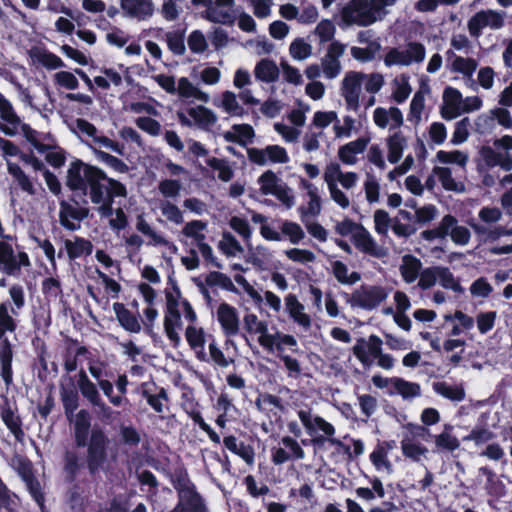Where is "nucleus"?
Masks as SVG:
<instances>
[{
    "mask_svg": "<svg viewBox=\"0 0 512 512\" xmlns=\"http://www.w3.org/2000/svg\"><path fill=\"white\" fill-rule=\"evenodd\" d=\"M64 185L71 193L67 199L59 201V222L69 231L80 228L74 221L81 222L89 217V200L97 206L96 210L101 217L109 218L115 213V199L126 198L128 195L124 183L109 177L100 167L78 158L70 162Z\"/></svg>",
    "mask_w": 512,
    "mask_h": 512,
    "instance_id": "f257e3e1",
    "label": "nucleus"
},
{
    "mask_svg": "<svg viewBox=\"0 0 512 512\" xmlns=\"http://www.w3.org/2000/svg\"><path fill=\"white\" fill-rule=\"evenodd\" d=\"M72 437L75 447H86V456L82 459L76 450L67 449L64 452L63 472L68 483L76 481L83 468L87 469L91 477L104 470L110 444L108 435L100 426L91 428V415L86 409L76 413Z\"/></svg>",
    "mask_w": 512,
    "mask_h": 512,
    "instance_id": "f03ea898",
    "label": "nucleus"
},
{
    "mask_svg": "<svg viewBox=\"0 0 512 512\" xmlns=\"http://www.w3.org/2000/svg\"><path fill=\"white\" fill-rule=\"evenodd\" d=\"M478 154L485 168L500 167L504 171L512 170V136L504 135L493 141V147L483 145Z\"/></svg>",
    "mask_w": 512,
    "mask_h": 512,
    "instance_id": "7ed1b4c3",
    "label": "nucleus"
},
{
    "mask_svg": "<svg viewBox=\"0 0 512 512\" xmlns=\"http://www.w3.org/2000/svg\"><path fill=\"white\" fill-rule=\"evenodd\" d=\"M340 295L352 308L358 307L371 311L386 300L388 291L381 285L362 284L352 294L342 291Z\"/></svg>",
    "mask_w": 512,
    "mask_h": 512,
    "instance_id": "20e7f679",
    "label": "nucleus"
},
{
    "mask_svg": "<svg viewBox=\"0 0 512 512\" xmlns=\"http://www.w3.org/2000/svg\"><path fill=\"white\" fill-rule=\"evenodd\" d=\"M373 0H350V2L342 9V19L347 24H357L366 27L376 22Z\"/></svg>",
    "mask_w": 512,
    "mask_h": 512,
    "instance_id": "39448f33",
    "label": "nucleus"
},
{
    "mask_svg": "<svg viewBox=\"0 0 512 512\" xmlns=\"http://www.w3.org/2000/svg\"><path fill=\"white\" fill-rule=\"evenodd\" d=\"M166 309L164 316V331L174 348H178L181 338L178 329L182 328L181 313L179 310L180 300L174 298L170 289H165Z\"/></svg>",
    "mask_w": 512,
    "mask_h": 512,
    "instance_id": "423d86ee",
    "label": "nucleus"
},
{
    "mask_svg": "<svg viewBox=\"0 0 512 512\" xmlns=\"http://www.w3.org/2000/svg\"><path fill=\"white\" fill-rule=\"evenodd\" d=\"M31 265L28 254L25 251L15 255L13 247L7 241H0V271L8 276H19L21 267Z\"/></svg>",
    "mask_w": 512,
    "mask_h": 512,
    "instance_id": "0eeeda50",
    "label": "nucleus"
},
{
    "mask_svg": "<svg viewBox=\"0 0 512 512\" xmlns=\"http://www.w3.org/2000/svg\"><path fill=\"white\" fill-rule=\"evenodd\" d=\"M425 46L420 42H409L406 51L391 48L384 57L387 67L394 65L409 66L412 62L420 63L425 59Z\"/></svg>",
    "mask_w": 512,
    "mask_h": 512,
    "instance_id": "6e6552de",
    "label": "nucleus"
},
{
    "mask_svg": "<svg viewBox=\"0 0 512 512\" xmlns=\"http://www.w3.org/2000/svg\"><path fill=\"white\" fill-rule=\"evenodd\" d=\"M297 415L302 425L306 429V432L310 436L314 437V443L320 444L325 441V438L323 436L315 437L318 431H322L329 438H331L335 434L334 426L331 423L327 422L324 418L317 415L314 416L312 414L311 408L300 409L298 410Z\"/></svg>",
    "mask_w": 512,
    "mask_h": 512,
    "instance_id": "1a4fd4ad",
    "label": "nucleus"
},
{
    "mask_svg": "<svg viewBox=\"0 0 512 512\" xmlns=\"http://www.w3.org/2000/svg\"><path fill=\"white\" fill-rule=\"evenodd\" d=\"M6 333H10V328L0 324V376L4 383L9 386L13 382L14 350L12 343L5 336Z\"/></svg>",
    "mask_w": 512,
    "mask_h": 512,
    "instance_id": "9d476101",
    "label": "nucleus"
},
{
    "mask_svg": "<svg viewBox=\"0 0 512 512\" xmlns=\"http://www.w3.org/2000/svg\"><path fill=\"white\" fill-rule=\"evenodd\" d=\"M247 155L250 162L259 166L266 165L267 158L270 162L279 164H285L290 160L286 149L280 145H268L264 149L248 148Z\"/></svg>",
    "mask_w": 512,
    "mask_h": 512,
    "instance_id": "9b49d317",
    "label": "nucleus"
},
{
    "mask_svg": "<svg viewBox=\"0 0 512 512\" xmlns=\"http://www.w3.org/2000/svg\"><path fill=\"white\" fill-rule=\"evenodd\" d=\"M140 396L157 414H163L164 408L169 402L167 390L154 381L143 382L139 388Z\"/></svg>",
    "mask_w": 512,
    "mask_h": 512,
    "instance_id": "f8f14e48",
    "label": "nucleus"
},
{
    "mask_svg": "<svg viewBox=\"0 0 512 512\" xmlns=\"http://www.w3.org/2000/svg\"><path fill=\"white\" fill-rule=\"evenodd\" d=\"M364 74L349 72L342 81L341 94L345 99L347 110L357 111L359 109V97L361 93Z\"/></svg>",
    "mask_w": 512,
    "mask_h": 512,
    "instance_id": "ddd939ff",
    "label": "nucleus"
},
{
    "mask_svg": "<svg viewBox=\"0 0 512 512\" xmlns=\"http://www.w3.org/2000/svg\"><path fill=\"white\" fill-rule=\"evenodd\" d=\"M195 284L198 287L200 293L202 294L205 301L210 304L212 301L210 292L207 288L208 287H215L219 286L222 289L232 292V293H239V290L237 287L233 284L230 277H228L226 274L219 272V271H211L209 272L205 277V283L200 281L199 279H195Z\"/></svg>",
    "mask_w": 512,
    "mask_h": 512,
    "instance_id": "4468645a",
    "label": "nucleus"
},
{
    "mask_svg": "<svg viewBox=\"0 0 512 512\" xmlns=\"http://www.w3.org/2000/svg\"><path fill=\"white\" fill-rule=\"evenodd\" d=\"M382 340L379 336L372 334L368 338V342L364 338H359L356 345L353 346L352 351L354 356L364 365L370 366L373 358H377L382 354Z\"/></svg>",
    "mask_w": 512,
    "mask_h": 512,
    "instance_id": "2eb2a0df",
    "label": "nucleus"
},
{
    "mask_svg": "<svg viewBox=\"0 0 512 512\" xmlns=\"http://www.w3.org/2000/svg\"><path fill=\"white\" fill-rule=\"evenodd\" d=\"M352 242L364 254L379 259L387 256V250L376 243L370 232L363 225H359L358 231L353 233Z\"/></svg>",
    "mask_w": 512,
    "mask_h": 512,
    "instance_id": "dca6fc26",
    "label": "nucleus"
},
{
    "mask_svg": "<svg viewBox=\"0 0 512 512\" xmlns=\"http://www.w3.org/2000/svg\"><path fill=\"white\" fill-rule=\"evenodd\" d=\"M217 321L226 337H234L239 333V315L234 306L222 302L217 308Z\"/></svg>",
    "mask_w": 512,
    "mask_h": 512,
    "instance_id": "f3484780",
    "label": "nucleus"
},
{
    "mask_svg": "<svg viewBox=\"0 0 512 512\" xmlns=\"http://www.w3.org/2000/svg\"><path fill=\"white\" fill-rule=\"evenodd\" d=\"M170 481L177 492L178 500L199 495L196 485L191 481L187 469L181 465L170 473Z\"/></svg>",
    "mask_w": 512,
    "mask_h": 512,
    "instance_id": "a211bd4d",
    "label": "nucleus"
},
{
    "mask_svg": "<svg viewBox=\"0 0 512 512\" xmlns=\"http://www.w3.org/2000/svg\"><path fill=\"white\" fill-rule=\"evenodd\" d=\"M120 7L125 16L144 21L154 13L152 0H120Z\"/></svg>",
    "mask_w": 512,
    "mask_h": 512,
    "instance_id": "6ab92c4d",
    "label": "nucleus"
},
{
    "mask_svg": "<svg viewBox=\"0 0 512 512\" xmlns=\"http://www.w3.org/2000/svg\"><path fill=\"white\" fill-rule=\"evenodd\" d=\"M369 141L368 137H359L341 146L338 150L340 161L346 165H354L357 161L356 155L365 151Z\"/></svg>",
    "mask_w": 512,
    "mask_h": 512,
    "instance_id": "aec40b11",
    "label": "nucleus"
},
{
    "mask_svg": "<svg viewBox=\"0 0 512 512\" xmlns=\"http://www.w3.org/2000/svg\"><path fill=\"white\" fill-rule=\"evenodd\" d=\"M390 395L398 394L404 400H412L421 395V386L417 382H410L400 377L390 378Z\"/></svg>",
    "mask_w": 512,
    "mask_h": 512,
    "instance_id": "412c9836",
    "label": "nucleus"
},
{
    "mask_svg": "<svg viewBox=\"0 0 512 512\" xmlns=\"http://www.w3.org/2000/svg\"><path fill=\"white\" fill-rule=\"evenodd\" d=\"M113 310L120 326L127 332L139 333L142 329L137 315L133 314L123 303L115 302Z\"/></svg>",
    "mask_w": 512,
    "mask_h": 512,
    "instance_id": "4be33fe9",
    "label": "nucleus"
},
{
    "mask_svg": "<svg viewBox=\"0 0 512 512\" xmlns=\"http://www.w3.org/2000/svg\"><path fill=\"white\" fill-rule=\"evenodd\" d=\"M258 342L262 347L269 351H273L275 347L279 353H283L285 345L290 347L297 346V340L293 335L282 334L279 332L276 334L260 335Z\"/></svg>",
    "mask_w": 512,
    "mask_h": 512,
    "instance_id": "5701e85b",
    "label": "nucleus"
},
{
    "mask_svg": "<svg viewBox=\"0 0 512 512\" xmlns=\"http://www.w3.org/2000/svg\"><path fill=\"white\" fill-rule=\"evenodd\" d=\"M286 311L294 322L309 328L311 326V318L308 314L304 313V305L299 302L295 294L289 293L285 296Z\"/></svg>",
    "mask_w": 512,
    "mask_h": 512,
    "instance_id": "b1692460",
    "label": "nucleus"
},
{
    "mask_svg": "<svg viewBox=\"0 0 512 512\" xmlns=\"http://www.w3.org/2000/svg\"><path fill=\"white\" fill-rule=\"evenodd\" d=\"M65 250L70 260H76L83 256H89L93 252V244L90 240L75 236L73 240L64 241Z\"/></svg>",
    "mask_w": 512,
    "mask_h": 512,
    "instance_id": "393cba45",
    "label": "nucleus"
},
{
    "mask_svg": "<svg viewBox=\"0 0 512 512\" xmlns=\"http://www.w3.org/2000/svg\"><path fill=\"white\" fill-rule=\"evenodd\" d=\"M232 129L234 132L226 131L223 133V138L226 142L246 146L255 137V131L249 124H234Z\"/></svg>",
    "mask_w": 512,
    "mask_h": 512,
    "instance_id": "a878e982",
    "label": "nucleus"
},
{
    "mask_svg": "<svg viewBox=\"0 0 512 512\" xmlns=\"http://www.w3.org/2000/svg\"><path fill=\"white\" fill-rule=\"evenodd\" d=\"M223 444L233 454L241 457L246 463L251 464L255 458V452L251 445L244 442H238L234 435L225 436Z\"/></svg>",
    "mask_w": 512,
    "mask_h": 512,
    "instance_id": "bb28decb",
    "label": "nucleus"
},
{
    "mask_svg": "<svg viewBox=\"0 0 512 512\" xmlns=\"http://www.w3.org/2000/svg\"><path fill=\"white\" fill-rule=\"evenodd\" d=\"M60 398L63 405L65 416L69 421L75 416L74 413L79 407V394L74 385L69 387L61 386Z\"/></svg>",
    "mask_w": 512,
    "mask_h": 512,
    "instance_id": "cd10ccee",
    "label": "nucleus"
},
{
    "mask_svg": "<svg viewBox=\"0 0 512 512\" xmlns=\"http://www.w3.org/2000/svg\"><path fill=\"white\" fill-rule=\"evenodd\" d=\"M457 224V219L451 214L445 215L436 228L424 230L421 232V238L426 241H432L436 238H445L450 235L451 230Z\"/></svg>",
    "mask_w": 512,
    "mask_h": 512,
    "instance_id": "c85d7f7f",
    "label": "nucleus"
},
{
    "mask_svg": "<svg viewBox=\"0 0 512 512\" xmlns=\"http://www.w3.org/2000/svg\"><path fill=\"white\" fill-rule=\"evenodd\" d=\"M187 114L194 120L195 124L201 129H209L217 122L216 114L203 105L187 109Z\"/></svg>",
    "mask_w": 512,
    "mask_h": 512,
    "instance_id": "c756f323",
    "label": "nucleus"
},
{
    "mask_svg": "<svg viewBox=\"0 0 512 512\" xmlns=\"http://www.w3.org/2000/svg\"><path fill=\"white\" fill-rule=\"evenodd\" d=\"M453 426L450 424H446L444 426V430L438 434L434 435L433 439L436 446V451L438 452H453L459 448L460 442L456 436L452 435Z\"/></svg>",
    "mask_w": 512,
    "mask_h": 512,
    "instance_id": "7c9ffc66",
    "label": "nucleus"
},
{
    "mask_svg": "<svg viewBox=\"0 0 512 512\" xmlns=\"http://www.w3.org/2000/svg\"><path fill=\"white\" fill-rule=\"evenodd\" d=\"M77 390L91 405L101 398L96 384L89 379L84 369H81L78 373Z\"/></svg>",
    "mask_w": 512,
    "mask_h": 512,
    "instance_id": "2f4dec72",
    "label": "nucleus"
},
{
    "mask_svg": "<svg viewBox=\"0 0 512 512\" xmlns=\"http://www.w3.org/2000/svg\"><path fill=\"white\" fill-rule=\"evenodd\" d=\"M279 69L271 59L260 60L254 69L255 77L265 83L275 82L279 77Z\"/></svg>",
    "mask_w": 512,
    "mask_h": 512,
    "instance_id": "473e14b6",
    "label": "nucleus"
},
{
    "mask_svg": "<svg viewBox=\"0 0 512 512\" xmlns=\"http://www.w3.org/2000/svg\"><path fill=\"white\" fill-rule=\"evenodd\" d=\"M432 388L435 393L441 395L442 397L454 401L461 402L465 399V389L462 385H450L445 381L434 382L432 384Z\"/></svg>",
    "mask_w": 512,
    "mask_h": 512,
    "instance_id": "72a5a7b5",
    "label": "nucleus"
},
{
    "mask_svg": "<svg viewBox=\"0 0 512 512\" xmlns=\"http://www.w3.org/2000/svg\"><path fill=\"white\" fill-rule=\"evenodd\" d=\"M406 146V138L403 134L399 132H395L390 135L387 139V147H388V161L391 164H396L400 161L403 155L404 148Z\"/></svg>",
    "mask_w": 512,
    "mask_h": 512,
    "instance_id": "f704fd0d",
    "label": "nucleus"
},
{
    "mask_svg": "<svg viewBox=\"0 0 512 512\" xmlns=\"http://www.w3.org/2000/svg\"><path fill=\"white\" fill-rule=\"evenodd\" d=\"M422 263L417 257L407 254L403 257L400 273L406 283H413L419 276Z\"/></svg>",
    "mask_w": 512,
    "mask_h": 512,
    "instance_id": "c9c22d12",
    "label": "nucleus"
},
{
    "mask_svg": "<svg viewBox=\"0 0 512 512\" xmlns=\"http://www.w3.org/2000/svg\"><path fill=\"white\" fill-rule=\"evenodd\" d=\"M171 512H209L204 497L199 494L178 500Z\"/></svg>",
    "mask_w": 512,
    "mask_h": 512,
    "instance_id": "e433bc0d",
    "label": "nucleus"
},
{
    "mask_svg": "<svg viewBox=\"0 0 512 512\" xmlns=\"http://www.w3.org/2000/svg\"><path fill=\"white\" fill-rule=\"evenodd\" d=\"M66 342L69 344L67 351L64 355V369L67 373L74 372L78 367V357L84 356L88 353V349L85 346L77 347L74 355L70 353L71 346H77L79 344L77 339L70 337L66 338Z\"/></svg>",
    "mask_w": 512,
    "mask_h": 512,
    "instance_id": "4c0bfd02",
    "label": "nucleus"
},
{
    "mask_svg": "<svg viewBox=\"0 0 512 512\" xmlns=\"http://www.w3.org/2000/svg\"><path fill=\"white\" fill-rule=\"evenodd\" d=\"M136 228L139 232H141L142 234L150 237L153 241V244L154 245H163V246H168V248L173 252V253H176L178 248L177 246L172 243V242H169L167 239H165L163 236L157 234L152 228L151 226L145 221V219L142 217V216H139L138 217V221H137V224H136Z\"/></svg>",
    "mask_w": 512,
    "mask_h": 512,
    "instance_id": "58836bf2",
    "label": "nucleus"
},
{
    "mask_svg": "<svg viewBox=\"0 0 512 512\" xmlns=\"http://www.w3.org/2000/svg\"><path fill=\"white\" fill-rule=\"evenodd\" d=\"M1 418L9 431L14 435V437L17 440H21L24 436L22 420L19 416L14 414L9 405L2 409Z\"/></svg>",
    "mask_w": 512,
    "mask_h": 512,
    "instance_id": "ea45409f",
    "label": "nucleus"
},
{
    "mask_svg": "<svg viewBox=\"0 0 512 512\" xmlns=\"http://www.w3.org/2000/svg\"><path fill=\"white\" fill-rule=\"evenodd\" d=\"M17 315V310L12 306L9 300L0 303V324L9 327L10 333H14L17 330L18 322L14 318V316Z\"/></svg>",
    "mask_w": 512,
    "mask_h": 512,
    "instance_id": "a19ab883",
    "label": "nucleus"
},
{
    "mask_svg": "<svg viewBox=\"0 0 512 512\" xmlns=\"http://www.w3.org/2000/svg\"><path fill=\"white\" fill-rule=\"evenodd\" d=\"M96 158L107 165L109 168L114 171L125 174L129 171V166L120 158L113 156L105 151L95 149L94 150Z\"/></svg>",
    "mask_w": 512,
    "mask_h": 512,
    "instance_id": "79ce46f5",
    "label": "nucleus"
},
{
    "mask_svg": "<svg viewBox=\"0 0 512 512\" xmlns=\"http://www.w3.org/2000/svg\"><path fill=\"white\" fill-rule=\"evenodd\" d=\"M26 488L31 496V498L35 501L37 506L39 507L41 512H48L46 507V497L45 492L41 486L40 481L37 477L25 482Z\"/></svg>",
    "mask_w": 512,
    "mask_h": 512,
    "instance_id": "37998d69",
    "label": "nucleus"
},
{
    "mask_svg": "<svg viewBox=\"0 0 512 512\" xmlns=\"http://www.w3.org/2000/svg\"><path fill=\"white\" fill-rule=\"evenodd\" d=\"M401 449L403 456L414 462L420 461L421 457L428 451L425 446L420 443H414L408 438L401 441Z\"/></svg>",
    "mask_w": 512,
    "mask_h": 512,
    "instance_id": "c03bdc74",
    "label": "nucleus"
},
{
    "mask_svg": "<svg viewBox=\"0 0 512 512\" xmlns=\"http://www.w3.org/2000/svg\"><path fill=\"white\" fill-rule=\"evenodd\" d=\"M280 178L272 170L263 172L258 178L260 191L263 195H271L281 185Z\"/></svg>",
    "mask_w": 512,
    "mask_h": 512,
    "instance_id": "a18cd8bd",
    "label": "nucleus"
},
{
    "mask_svg": "<svg viewBox=\"0 0 512 512\" xmlns=\"http://www.w3.org/2000/svg\"><path fill=\"white\" fill-rule=\"evenodd\" d=\"M381 49V45L378 41H369L368 46L365 48L352 47L351 55L358 61L369 62L375 58L376 53Z\"/></svg>",
    "mask_w": 512,
    "mask_h": 512,
    "instance_id": "49530a36",
    "label": "nucleus"
},
{
    "mask_svg": "<svg viewBox=\"0 0 512 512\" xmlns=\"http://www.w3.org/2000/svg\"><path fill=\"white\" fill-rule=\"evenodd\" d=\"M185 338L192 350H204L206 339L203 328H197L193 325L187 326L185 330Z\"/></svg>",
    "mask_w": 512,
    "mask_h": 512,
    "instance_id": "de8ad7c7",
    "label": "nucleus"
},
{
    "mask_svg": "<svg viewBox=\"0 0 512 512\" xmlns=\"http://www.w3.org/2000/svg\"><path fill=\"white\" fill-rule=\"evenodd\" d=\"M206 164L213 170L218 171V178L223 182H229L234 177L233 169L228 165L225 159L211 157L206 160Z\"/></svg>",
    "mask_w": 512,
    "mask_h": 512,
    "instance_id": "09e8293b",
    "label": "nucleus"
},
{
    "mask_svg": "<svg viewBox=\"0 0 512 512\" xmlns=\"http://www.w3.org/2000/svg\"><path fill=\"white\" fill-rule=\"evenodd\" d=\"M438 280L444 289H450L459 294L464 292V288L461 286L460 282L455 279L448 267L439 266Z\"/></svg>",
    "mask_w": 512,
    "mask_h": 512,
    "instance_id": "8fccbe9b",
    "label": "nucleus"
},
{
    "mask_svg": "<svg viewBox=\"0 0 512 512\" xmlns=\"http://www.w3.org/2000/svg\"><path fill=\"white\" fill-rule=\"evenodd\" d=\"M436 159L443 164H457L464 167L468 162V155L459 150H439L436 154Z\"/></svg>",
    "mask_w": 512,
    "mask_h": 512,
    "instance_id": "3c124183",
    "label": "nucleus"
},
{
    "mask_svg": "<svg viewBox=\"0 0 512 512\" xmlns=\"http://www.w3.org/2000/svg\"><path fill=\"white\" fill-rule=\"evenodd\" d=\"M0 118L14 126L18 127L21 123L20 118L16 114L11 102L5 98V96L0 92Z\"/></svg>",
    "mask_w": 512,
    "mask_h": 512,
    "instance_id": "603ef678",
    "label": "nucleus"
},
{
    "mask_svg": "<svg viewBox=\"0 0 512 512\" xmlns=\"http://www.w3.org/2000/svg\"><path fill=\"white\" fill-rule=\"evenodd\" d=\"M256 405L262 412H272L275 408L284 410L281 398L269 393L260 394L256 399Z\"/></svg>",
    "mask_w": 512,
    "mask_h": 512,
    "instance_id": "864d4df0",
    "label": "nucleus"
},
{
    "mask_svg": "<svg viewBox=\"0 0 512 512\" xmlns=\"http://www.w3.org/2000/svg\"><path fill=\"white\" fill-rule=\"evenodd\" d=\"M34 58L38 63H40L48 70H55L65 67V63L59 56L47 50L35 53Z\"/></svg>",
    "mask_w": 512,
    "mask_h": 512,
    "instance_id": "5fc2aeb1",
    "label": "nucleus"
},
{
    "mask_svg": "<svg viewBox=\"0 0 512 512\" xmlns=\"http://www.w3.org/2000/svg\"><path fill=\"white\" fill-rule=\"evenodd\" d=\"M13 468L24 483L36 477L33 464L27 457L17 456Z\"/></svg>",
    "mask_w": 512,
    "mask_h": 512,
    "instance_id": "6e6d98bb",
    "label": "nucleus"
},
{
    "mask_svg": "<svg viewBox=\"0 0 512 512\" xmlns=\"http://www.w3.org/2000/svg\"><path fill=\"white\" fill-rule=\"evenodd\" d=\"M222 106L224 110L232 116L242 117L247 113V111L239 105L236 95L231 91H225L222 94Z\"/></svg>",
    "mask_w": 512,
    "mask_h": 512,
    "instance_id": "4d7b16f0",
    "label": "nucleus"
},
{
    "mask_svg": "<svg viewBox=\"0 0 512 512\" xmlns=\"http://www.w3.org/2000/svg\"><path fill=\"white\" fill-rule=\"evenodd\" d=\"M185 38L183 31H173L166 33V42L169 50L175 55H183L186 51Z\"/></svg>",
    "mask_w": 512,
    "mask_h": 512,
    "instance_id": "13d9d810",
    "label": "nucleus"
},
{
    "mask_svg": "<svg viewBox=\"0 0 512 512\" xmlns=\"http://www.w3.org/2000/svg\"><path fill=\"white\" fill-rule=\"evenodd\" d=\"M433 174L438 176L442 187L446 191H459L458 184L452 176V171L448 167L435 166Z\"/></svg>",
    "mask_w": 512,
    "mask_h": 512,
    "instance_id": "bf43d9fd",
    "label": "nucleus"
},
{
    "mask_svg": "<svg viewBox=\"0 0 512 512\" xmlns=\"http://www.w3.org/2000/svg\"><path fill=\"white\" fill-rule=\"evenodd\" d=\"M207 227V223L201 220H192L183 227L182 233L186 237L193 238L196 243L204 241L205 235L201 233Z\"/></svg>",
    "mask_w": 512,
    "mask_h": 512,
    "instance_id": "052dcab7",
    "label": "nucleus"
},
{
    "mask_svg": "<svg viewBox=\"0 0 512 512\" xmlns=\"http://www.w3.org/2000/svg\"><path fill=\"white\" fill-rule=\"evenodd\" d=\"M488 20L484 10L476 12L468 21L467 27L472 37L478 38L482 35V29L487 27Z\"/></svg>",
    "mask_w": 512,
    "mask_h": 512,
    "instance_id": "680f3d73",
    "label": "nucleus"
},
{
    "mask_svg": "<svg viewBox=\"0 0 512 512\" xmlns=\"http://www.w3.org/2000/svg\"><path fill=\"white\" fill-rule=\"evenodd\" d=\"M370 461L378 471L383 468L388 472L392 471V463L388 460V453L378 444L370 454Z\"/></svg>",
    "mask_w": 512,
    "mask_h": 512,
    "instance_id": "e2e57ef3",
    "label": "nucleus"
},
{
    "mask_svg": "<svg viewBox=\"0 0 512 512\" xmlns=\"http://www.w3.org/2000/svg\"><path fill=\"white\" fill-rule=\"evenodd\" d=\"M477 68V62L473 58H463L455 56L452 63V71L462 73L465 76L471 77Z\"/></svg>",
    "mask_w": 512,
    "mask_h": 512,
    "instance_id": "0e129e2a",
    "label": "nucleus"
},
{
    "mask_svg": "<svg viewBox=\"0 0 512 512\" xmlns=\"http://www.w3.org/2000/svg\"><path fill=\"white\" fill-rule=\"evenodd\" d=\"M438 275L439 266H431L424 268L419 274L418 286L422 290H427L433 287L438 280Z\"/></svg>",
    "mask_w": 512,
    "mask_h": 512,
    "instance_id": "69168bd1",
    "label": "nucleus"
},
{
    "mask_svg": "<svg viewBox=\"0 0 512 512\" xmlns=\"http://www.w3.org/2000/svg\"><path fill=\"white\" fill-rule=\"evenodd\" d=\"M289 52L292 58L304 60L311 55L312 47L310 44L306 43L304 39L297 38L290 44Z\"/></svg>",
    "mask_w": 512,
    "mask_h": 512,
    "instance_id": "338daca9",
    "label": "nucleus"
},
{
    "mask_svg": "<svg viewBox=\"0 0 512 512\" xmlns=\"http://www.w3.org/2000/svg\"><path fill=\"white\" fill-rule=\"evenodd\" d=\"M281 232L289 237L292 244H298L305 237L301 226L293 221H284L281 226Z\"/></svg>",
    "mask_w": 512,
    "mask_h": 512,
    "instance_id": "774afa93",
    "label": "nucleus"
}]
</instances>
